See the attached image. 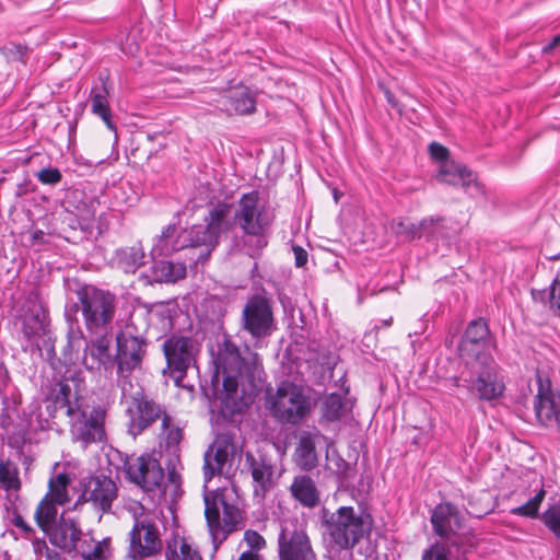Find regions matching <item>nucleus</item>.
Instances as JSON below:
<instances>
[{
	"label": "nucleus",
	"instance_id": "obj_52",
	"mask_svg": "<svg viewBox=\"0 0 560 560\" xmlns=\"http://www.w3.org/2000/svg\"><path fill=\"white\" fill-rule=\"evenodd\" d=\"M292 250H293V254H294L295 266L296 267L305 266L306 262H307V258H308L307 252L303 247H301L299 245H294L292 247Z\"/></svg>",
	"mask_w": 560,
	"mask_h": 560
},
{
	"label": "nucleus",
	"instance_id": "obj_10",
	"mask_svg": "<svg viewBox=\"0 0 560 560\" xmlns=\"http://www.w3.org/2000/svg\"><path fill=\"white\" fill-rule=\"evenodd\" d=\"M431 523L435 534L451 540L454 546L465 551L475 546V536L465 529L457 509L451 503L438 504L432 512Z\"/></svg>",
	"mask_w": 560,
	"mask_h": 560
},
{
	"label": "nucleus",
	"instance_id": "obj_41",
	"mask_svg": "<svg viewBox=\"0 0 560 560\" xmlns=\"http://www.w3.org/2000/svg\"><path fill=\"white\" fill-rule=\"evenodd\" d=\"M161 438L167 448H176L183 439V431L172 416L166 413L161 421Z\"/></svg>",
	"mask_w": 560,
	"mask_h": 560
},
{
	"label": "nucleus",
	"instance_id": "obj_33",
	"mask_svg": "<svg viewBox=\"0 0 560 560\" xmlns=\"http://www.w3.org/2000/svg\"><path fill=\"white\" fill-rule=\"evenodd\" d=\"M71 478L67 472H58L50 477L48 481V491L45 494L48 499L55 501L59 505H65L70 502L69 485Z\"/></svg>",
	"mask_w": 560,
	"mask_h": 560
},
{
	"label": "nucleus",
	"instance_id": "obj_19",
	"mask_svg": "<svg viewBox=\"0 0 560 560\" xmlns=\"http://www.w3.org/2000/svg\"><path fill=\"white\" fill-rule=\"evenodd\" d=\"M537 394L534 409L538 422L545 427L557 424L560 428V395L552 389L548 376L537 373Z\"/></svg>",
	"mask_w": 560,
	"mask_h": 560
},
{
	"label": "nucleus",
	"instance_id": "obj_57",
	"mask_svg": "<svg viewBox=\"0 0 560 560\" xmlns=\"http://www.w3.org/2000/svg\"><path fill=\"white\" fill-rule=\"evenodd\" d=\"M408 226V223L404 222V221H398V222H394L393 223V230L396 234H402L405 233L406 229Z\"/></svg>",
	"mask_w": 560,
	"mask_h": 560
},
{
	"label": "nucleus",
	"instance_id": "obj_36",
	"mask_svg": "<svg viewBox=\"0 0 560 560\" xmlns=\"http://www.w3.org/2000/svg\"><path fill=\"white\" fill-rule=\"evenodd\" d=\"M22 486L20 470L10 459H0V488L5 492H18Z\"/></svg>",
	"mask_w": 560,
	"mask_h": 560
},
{
	"label": "nucleus",
	"instance_id": "obj_15",
	"mask_svg": "<svg viewBox=\"0 0 560 560\" xmlns=\"http://www.w3.org/2000/svg\"><path fill=\"white\" fill-rule=\"evenodd\" d=\"M82 492L79 503H91L93 509L102 514L109 513L113 502L118 497V488L115 481L104 475L92 476L81 480Z\"/></svg>",
	"mask_w": 560,
	"mask_h": 560
},
{
	"label": "nucleus",
	"instance_id": "obj_51",
	"mask_svg": "<svg viewBox=\"0 0 560 560\" xmlns=\"http://www.w3.org/2000/svg\"><path fill=\"white\" fill-rule=\"evenodd\" d=\"M34 550L40 559L45 556L47 560H58V553L50 550L45 541H35Z\"/></svg>",
	"mask_w": 560,
	"mask_h": 560
},
{
	"label": "nucleus",
	"instance_id": "obj_3",
	"mask_svg": "<svg viewBox=\"0 0 560 560\" xmlns=\"http://www.w3.org/2000/svg\"><path fill=\"white\" fill-rule=\"evenodd\" d=\"M126 474L131 482L148 493L154 505L175 501L178 495L179 482L176 475L171 472L165 482L164 470L153 455L142 454L128 460Z\"/></svg>",
	"mask_w": 560,
	"mask_h": 560
},
{
	"label": "nucleus",
	"instance_id": "obj_61",
	"mask_svg": "<svg viewBox=\"0 0 560 560\" xmlns=\"http://www.w3.org/2000/svg\"><path fill=\"white\" fill-rule=\"evenodd\" d=\"M559 257H560V254H557V255L551 256V257H550V259L556 260V259H558Z\"/></svg>",
	"mask_w": 560,
	"mask_h": 560
},
{
	"label": "nucleus",
	"instance_id": "obj_47",
	"mask_svg": "<svg viewBox=\"0 0 560 560\" xmlns=\"http://www.w3.org/2000/svg\"><path fill=\"white\" fill-rule=\"evenodd\" d=\"M422 560H450L448 552L443 545H432L422 555Z\"/></svg>",
	"mask_w": 560,
	"mask_h": 560
},
{
	"label": "nucleus",
	"instance_id": "obj_21",
	"mask_svg": "<svg viewBox=\"0 0 560 560\" xmlns=\"http://www.w3.org/2000/svg\"><path fill=\"white\" fill-rule=\"evenodd\" d=\"M435 178L444 184L460 185L466 194L477 196L483 192L481 185L472 176V173L460 163L454 160L444 161L436 168Z\"/></svg>",
	"mask_w": 560,
	"mask_h": 560
},
{
	"label": "nucleus",
	"instance_id": "obj_40",
	"mask_svg": "<svg viewBox=\"0 0 560 560\" xmlns=\"http://www.w3.org/2000/svg\"><path fill=\"white\" fill-rule=\"evenodd\" d=\"M322 419L326 422H334L339 420L345 412V401L339 394L327 395L320 405Z\"/></svg>",
	"mask_w": 560,
	"mask_h": 560
},
{
	"label": "nucleus",
	"instance_id": "obj_39",
	"mask_svg": "<svg viewBox=\"0 0 560 560\" xmlns=\"http://www.w3.org/2000/svg\"><path fill=\"white\" fill-rule=\"evenodd\" d=\"M154 275L159 281L175 282L186 276V266L183 262L160 260L154 262Z\"/></svg>",
	"mask_w": 560,
	"mask_h": 560
},
{
	"label": "nucleus",
	"instance_id": "obj_38",
	"mask_svg": "<svg viewBox=\"0 0 560 560\" xmlns=\"http://www.w3.org/2000/svg\"><path fill=\"white\" fill-rule=\"evenodd\" d=\"M187 235V247L206 246L211 252L219 243L215 235L210 234V230L205 225H194L190 230H183Z\"/></svg>",
	"mask_w": 560,
	"mask_h": 560
},
{
	"label": "nucleus",
	"instance_id": "obj_34",
	"mask_svg": "<svg viewBox=\"0 0 560 560\" xmlns=\"http://www.w3.org/2000/svg\"><path fill=\"white\" fill-rule=\"evenodd\" d=\"M229 101L233 110L238 115H250L256 109L255 95L248 88H237L230 92Z\"/></svg>",
	"mask_w": 560,
	"mask_h": 560
},
{
	"label": "nucleus",
	"instance_id": "obj_18",
	"mask_svg": "<svg viewBox=\"0 0 560 560\" xmlns=\"http://www.w3.org/2000/svg\"><path fill=\"white\" fill-rule=\"evenodd\" d=\"M167 412L154 400L148 398L142 393H137L131 398L128 407L129 423L128 433L133 438L140 435L154 421L161 420Z\"/></svg>",
	"mask_w": 560,
	"mask_h": 560
},
{
	"label": "nucleus",
	"instance_id": "obj_1",
	"mask_svg": "<svg viewBox=\"0 0 560 560\" xmlns=\"http://www.w3.org/2000/svg\"><path fill=\"white\" fill-rule=\"evenodd\" d=\"M211 353L215 376H222L226 397L233 400L250 398L261 382L259 355L247 350V357H243L238 347L225 335L218 339Z\"/></svg>",
	"mask_w": 560,
	"mask_h": 560
},
{
	"label": "nucleus",
	"instance_id": "obj_63",
	"mask_svg": "<svg viewBox=\"0 0 560 560\" xmlns=\"http://www.w3.org/2000/svg\"><path fill=\"white\" fill-rule=\"evenodd\" d=\"M315 560H317V559L315 558Z\"/></svg>",
	"mask_w": 560,
	"mask_h": 560
},
{
	"label": "nucleus",
	"instance_id": "obj_44",
	"mask_svg": "<svg viewBox=\"0 0 560 560\" xmlns=\"http://www.w3.org/2000/svg\"><path fill=\"white\" fill-rule=\"evenodd\" d=\"M542 518L545 525L560 539V505L549 508Z\"/></svg>",
	"mask_w": 560,
	"mask_h": 560
},
{
	"label": "nucleus",
	"instance_id": "obj_49",
	"mask_svg": "<svg viewBox=\"0 0 560 560\" xmlns=\"http://www.w3.org/2000/svg\"><path fill=\"white\" fill-rule=\"evenodd\" d=\"M5 56L13 60H22L27 52V47L22 44L9 43L2 48Z\"/></svg>",
	"mask_w": 560,
	"mask_h": 560
},
{
	"label": "nucleus",
	"instance_id": "obj_56",
	"mask_svg": "<svg viewBox=\"0 0 560 560\" xmlns=\"http://www.w3.org/2000/svg\"><path fill=\"white\" fill-rule=\"evenodd\" d=\"M238 560H261V558L257 552L247 550L241 553Z\"/></svg>",
	"mask_w": 560,
	"mask_h": 560
},
{
	"label": "nucleus",
	"instance_id": "obj_28",
	"mask_svg": "<svg viewBox=\"0 0 560 560\" xmlns=\"http://www.w3.org/2000/svg\"><path fill=\"white\" fill-rule=\"evenodd\" d=\"M206 223L210 234L219 238L221 234L229 232L236 224L234 215L232 217V206L219 202L209 211Z\"/></svg>",
	"mask_w": 560,
	"mask_h": 560
},
{
	"label": "nucleus",
	"instance_id": "obj_8",
	"mask_svg": "<svg viewBox=\"0 0 560 560\" xmlns=\"http://www.w3.org/2000/svg\"><path fill=\"white\" fill-rule=\"evenodd\" d=\"M132 504L135 523L129 533L128 556L132 560H144L162 550L161 535L158 525L144 513L143 505Z\"/></svg>",
	"mask_w": 560,
	"mask_h": 560
},
{
	"label": "nucleus",
	"instance_id": "obj_26",
	"mask_svg": "<svg viewBox=\"0 0 560 560\" xmlns=\"http://www.w3.org/2000/svg\"><path fill=\"white\" fill-rule=\"evenodd\" d=\"M115 267L125 273H135L145 264V253L140 243L117 249L113 258Z\"/></svg>",
	"mask_w": 560,
	"mask_h": 560
},
{
	"label": "nucleus",
	"instance_id": "obj_4",
	"mask_svg": "<svg viewBox=\"0 0 560 560\" xmlns=\"http://www.w3.org/2000/svg\"><path fill=\"white\" fill-rule=\"evenodd\" d=\"M371 524L369 514L359 513L352 506H340L324 514L325 541L332 551L350 550L370 532Z\"/></svg>",
	"mask_w": 560,
	"mask_h": 560
},
{
	"label": "nucleus",
	"instance_id": "obj_31",
	"mask_svg": "<svg viewBox=\"0 0 560 560\" xmlns=\"http://www.w3.org/2000/svg\"><path fill=\"white\" fill-rule=\"evenodd\" d=\"M91 110L104 121L110 131L117 133V126L113 120L109 107L108 91L105 86L101 90L93 89L91 91Z\"/></svg>",
	"mask_w": 560,
	"mask_h": 560
},
{
	"label": "nucleus",
	"instance_id": "obj_35",
	"mask_svg": "<svg viewBox=\"0 0 560 560\" xmlns=\"http://www.w3.org/2000/svg\"><path fill=\"white\" fill-rule=\"evenodd\" d=\"M533 300L545 305L560 317V271L557 272L548 289L532 290Z\"/></svg>",
	"mask_w": 560,
	"mask_h": 560
},
{
	"label": "nucleus",
	"instance_id": "obj_17",
	"mask_svg": "<svg viewBox=\"0 0 560 560\" xmlns=\"http://www.w3.org/2000/svg\"><path fill=\"white\" fill-rule=\"evenodd\" d=\"M279 560H315L310 537L303 526L285 524L278 537Z\"/></svg>",
	"mask_w": 560,
	"mask_h": 560
},
{
	"label": "nucleus",
	"instance_id": "obj_24",
	"mask_svg": "<svg viewBox=\"0 0 560 560\" xmlns=\"http://www.w3.org/2000/svg\"><path fill=\"white\" fill-rule=\"evenodd\" d=\"M56 402L68 409L69 405L79 402V395L85 389V381L81 370H68L62 381L58 383Z\"/></svg>",
	"mask_w": 560,
	"mask_h": 560
},
{
	"label": "nucleus",
	"instance_id": "obj_6",
	"mask_svg": "<svg viewBox=\"0 0 560 560\" xmlns=\"http://www.w3.org/2000/svg\"><path fill=\"white\" fill-rule=\"evenodd\" d=\"M84 325L91 334L112 330L117 298L107 290L85 285L78 291Z\"/></svg>",
	"mask_w": 560,
	"mask_h": 560
},
{
	"label": "nucleus",
	"instance_id": "obj_55",
	"mask_svg": "<svg viewBox=\"0 0 560 560\" xmlns=\"http://www.w3.org/2000/svg\"><path fill=\"white\" fill-rule=\"evenodd\" d=\"M45 233L40 230H35L31 234V245H37L44 242Z\"/></svg>",
	"mask_w": 560,
	"mask_h": 560
},
{
	"label": "nucleus",
	"instance_id": "obj_58",
	"mask_svg": "<svg viewBox=\"0 0 560 560\" xmlns=\"http://www.w3.org/2000/svg\"><path fill=\"white\" fill-rule=\"evenodd\" d=\"M392 324H393V317H389V318H387V319L382 320V322H381V325H376V326H375V329H377V330H378V329H380V328H382V327H389V326H392Z\"/></svg>",
	"mask_w": 560,
	"mask_h": 560
},
{
	"label": "nucleus",
	"instance_id": "obj_42",
	"mask_svg": "<svg viewBox=\"0 0 560 560\" xmlns=\"http://www.w3.org/2000/svg\"><path fill=\"white\" fill-rule=\"evenodd\" d=\"M535 495L526 501L524 504L511 510V513L524 517H536L539 508L545 500L546 491L544 489L542 480L539 479V488L535 490Z\"/></svg>",
	"mask_w": 560,
	"mask_h": 560
},
{
	"label": "nucleus",
	"instance_id": "obj_29",
	"mask_svg": "<svg viewBox=\"0 0 560 560\" xmlns=\"http://www.w3.org/2000/svg\"><path fill=\"white\" fill-rule=\"evenodd\" d=\"M112 540L109 537L95 540L89 533L81 538L74 555L82 560H107L110 556Z\"/></svg>",
	"mask_w": 560,
	"mask_h": 560
},
{
	"label": "nucleus",
	"instance_id": "obj_32",
	"mask_svg": "<svg viewBox=\"0 0 560 560\" xmlns=\"http://www.w3.org/2000/svg\"><path fill=\"white\" fill-rule=\"evenodd\" d=\"M295 460L301 469L310 471L317 466V454L315 451L314 436L311 434H303L300 438L299 444L295 450Z\"/></svg>",
	"mask_w": 560,
	"mask_h": 560
},
{
	"label": "nucleus",
	"instance_id": "obj_7",
	"mask_svg": "<svg viewBox=\"0 0 560 560\" xmlns=\"http://www.w3.org/2000/svg\"><path fill=\"white\" fill-rule=\"evenodd\" d=\"M66 415L69 418L71 440L83 448L106 439L104 407H90L75 401V405H69Z\"/></svg>",
	"mask_w": 560,
	"mask_h": 560
},
{
	"label": "nucleus",
	"instance_id": "obj_11",
	"mask_svg": "<svg viewBox=\"0 0 560 560\" xmlns=\"http://www.w3.org/2000/svg\"><path fill=\"white\" fill-rule=\"evenodd\" d=\"M242 328L254 339L266 338L276 330L272 305L268 298L256 294L246 301L242 312Z\"/></svg>",
	"mask_w": 560,
	"mask_h": 560
},
{
	"label": "nucleus",
	"instance_id": "obj_2",
	"mask_svg": "<svg viewBox=\"0 0 560 560\" xmlns=\"http://www.w3.org/2000/svg\"><path fill=\"white\" fill-rule=\"evenodd\" d=\"M273 220L272 211L260 201L258 191L242 195L234 212V221L249 237L244 247L250 257L259 256L268 245V232Z\"/></svg>",
	"mask_w": 560,
	"mask_h": 560
},
{
	"label": "nucleus",
	"instance_id": "obj_16",
	"mask_svg": "<svg viewBox=\"0 0 560 560\" xmlns=\"http://www.w3.org/2000/svg\"><path fill=\"white\" fill-rule=\"evenodd\" d=\"M167 368L177 385L180 384L187 370L195 365L197 347L191 338L172 336L163 345Z\"/></svg>",
	"mask_w": 560,
	"mask_h": 560
},
{
	"label": "nucleus",
	"instance_id": "obj_45",
	"mask_svg": "<svg viewBox=\"0 0 560 560\" xmlns=\"http://www.w3.org/2000/svg\"><path fill=\"white\" fill-rule=\"evenodd\" d=\"M433 218H427L421 220L418 224L416 223H408V226L401 235H404L406 238L413 240L416 237H419L421 235V230L427 229L429 225H432L434 223Z\"/></svg>",
	"mask_w": 560,
	"mask_h": 560
},
{
	"label": "nucleus",
	"instance_id": "obj_62",
	"mask_svg": "<svg viewBox=\"0 0 560 560\" xmlns=\"http://www.w3.org/2000/svg\"><path fill=\"white\" fill-rule=\"evenodd\" d=\"M454 385L455 386H458L459 385V380L457 377H454Z\"/></svg>",
	"mask_w": 560,
	"mask_h": 560
},
{
	"label": "nucleus",
	"instance_id": "obj_20",
	"mask_svg": "<svg viewBox=\"0 0 560 560\" xmlns=\"http://www.w3.org/2000/svg\"><path fill=\"white\" fill-rule=\"evenodd\" d=\"M96 335L85 342L82 362L89 371L104 369L105 372H112L115 366L114 355L110 351L112 330H103Z\"/></svg>",
	"mask_w": 560,
	"mask_h": 560
},
{
	"label": "nucleus",
	"instance_id": "obj_30",
	"mask_svg": "<svg viewBox=\"0 0 560 560\" xmlns=\"http://www.w3.org/2000/svg\"><path fill=\"white\" fill-rule=\"evenodd\" d=\"M250 472L254 482V495L262 500L273 487V468L264 460L250 457Z\"/></svg>",
	"mask_w": 560,
	"mask_h": 560
},
{
	"label": "nucleus",
	"instance_id": "obj_54",
	"mask_svg": "<svg viewBox=\"0 0 560 560\" xmlns=\"http://www.w3.org/2000/svg\"><path fill=\"white\" fill-rule=\"evenodd\" d=\"M30 425L34 429L45 430L49 427V420L48 418L42 419L40 415L36 416V419H34V413H32L30 418Z\"/></svg>",
	"mask_w": 560,
	"mask_h": 560
},
{
	"label": "nucleus",
	"instance_id": "obj_60",
	"mask_svg": "<svg viewBox=\"0 0 560 560\" xmlns=\"http://www.w3.org/2000/svg\"><path fill=\"white\" fill-rule=\"evenodd\" d=\"M55 409H56V407L54 404H50V402L47 404L46 411H47L49 418L54 417Z\"/></svg>",
	"mask_w": 560,
	"mask_h": 560
},
{
	"label": "nucleus",
	"instance_id": "obj_22",
	"mask_svg": "<svg viewBox=\"0 0 560 560\" xmlns=\"http://www.w3.org/2000/svg\"><path fill=\"white\" fill-rule=\"evenodd\" d=\"M48 533L50 542L67 553H72L78 548L83 533L80 523L73 518H61L58 525Z\"/></svg>",
	"mask_w": 560,
	"mask_h": 560
},
{
	"label": "nucleus",
	"instance_id": "obj_5",
	"mask_svg": "<svg viewBox=\"0 0 560 560\" xmlns=\"http://www.w3.org/2000/svg\"><path fill=\"white\" fill-rule=\"evenodd\" d=\"M205 517L214 548L236 530L242 522L238 506L230 502L224 490L203 492Z\"/></svg>",
	"mask_w": 560,
	"mask_h": 560
},
{
	"label": "nucleus",
	"instance_id": "obj_46",
	"mask_svg": "<svg viewBox=\"0 0 560 560\" xmlns=\"http://www.w3.org/2000/svg\"><path fill=\"white\" fill-rule=\"evenodd\" d=\"M429 152H430L431 159L434 160L435 162H438V165L443 164L444 161L451 160L448 149L440 143L432 142L429 145Z\"/></svg>",
	"mask_w": 560,
	"mask_h": 560
},
{
	"label": "nucleus",
	"instance_id": "obj_27",
	"mask_svg": "<svg viewBox=\"0 0 560 560\" xmlns=\"http://www.w3.org/2000/svg\"><path fill=\"white\" fill-rule=\"evenodd\" d=\"M292 497L305 508H315L320 502V494L314 480L308 476H296L290 487Z\"/></svg>",
	"mask_w": 560,
	"mask_h": 560
},
{
	"label": "nucleus",
	"instance_id": "obj_14",
	"mask_svg": "<svg viewBox=\"0 0 560 560\" xmlns=\"http://www.w3.org/2000/svg\"><path fill=\"white\" fill-rule=\"evenodd\" d=\"M491 349L488 324L481 318L470 322L458 346L460 357L467 363L482 362L492 358Z\"/></svg>",
	"mask_w": 560,
	"mask_h": 560
},
{
	"label": "nucleus",
	"instance_id": "obj_50",
	"mask_svg": "<svg viewBox=\"0 0 560 560\" xmlns=\"http://www.w3.org/2000/svg\"><path fill=\"white\" fill-rule=\"evenodd\" d=\"M244 539L254 550H260L266 545L264 537L255 530H246L244 534Z\"/></svg>",
	"mask_w": 560,
	"mask_h": 560
},
{
	"label": "nucleus",
	"instance_id": "obj_53",
	"mask_svg": "<svg viewBox=\"0 0 560 560\" xmlns=\"http://www.w3.org/2000/svg\"><path fill=\"white\" fill-rule=\"evenodd\" d=\"M12 524L21 529L24 534L30 535L33 533V528L26 523V521L23 518L20 514H14L12 517Z\"/></svg>",
	"mask_w": 560,
	"mask_h": 560
},
{
	"label": "nucleus",
	"instance_id": "obj_23",
	"mask_svg": "<svg viewBox=\"0 0 560 560\" xmlns=\"http://www.w3.org/2000/svg\"><path fill=\"white\" fill-rule=\"evenodd\" d=\"M187 247V235L183 233L175 224L167 225L160 236L156 237L151 255L156 257H167L175 252Z\"/></svg>",
	"mask_w": 560,
	"mask_h": 560
},
{
	"label": "nucleus",
	"instance_id": "obj_43",
	"mask_svg": "<svg viewBox=\"0 0 560 560\" xmlns=\"http://www.w3.org/2000/svg\"><path fill=\"white\" fill-rule=\"evenodd\" d=\"M165 560H202V558L197 549L183 540L178 549H168Z\"/></svg>",
	"mask_w": 560,
	"mask_h": 560
},
{
	"label": "nucleus",
	"instance_id": "obj_13",
	"mask_svg": "<svg viewBox=\"0 0 560 560\" xmlns=\"http://www.w3.org/2000/svg\"><path fill=\"white\" fill-rule=\"evenodd\" d=\"M475 377L470 378V388L480 400L492 401L503 396L505 383L499 373V366L493 358L471 364Z\"/></svg>",
	"mask_w": 560,
	"mask_h": 560
},
{
	"label": "nucleus",
	"instance_id": "obj_59",
	"mask_svg": "<svg viewBox=\"0 0 560 560\" xmlns=\"http://www.w3.org/2000/svg\"><path fill=\"white\" fill-rule=\"evenodd\" d=\"M559 44H560V35H559V36L553 37V39L551 40V43L549 44V46H548V47H546V50H547V49H552V48L557 47Z\"/></svg>",
	"mask_w": 560,
	"mask_h": 560
},
{
	"label": "nucleus",
	"instance_id": "obj_9",
	"mask_svg": "<svg viewBox=\"0 0 560 560\" xmlns=\"http://www.w3.org/2000/svg\"><path fill=\"white\" fill-rule=\"evenodd\" d=\"M275 418L287 423H299L311 410V399L305 389L291 382H282L268 399Z\"/></svg>",
	"mask_w": 560,
	"mask_h": 560
},
{
	"label": "nucleus",
	"instance_id": "obj_12",
	"mask_svg": "<svg viewBox=\"0 0 560 560\" xmlns=\"http://www.w3.org/2000/svg\"><path fill=\"white\" fill-rule=\"evenodd\" d=\"M145 353V343L141 338L132 335L119 332L116 336V353L114 355L117 366V383L122 393L126 392V385H130L128 377L141 365Z\"/></svg>",
	"mask_w": 560,
	"mask_h": 560
},
{
	"label": "nucleus",
	"instance_id": "obj_25",
	"mask_svg": "<svg viewBox=\"0 0 560 560\" xmlns=\"http://www.w3.org/2000/svg\"><path fill=\"white\" fill-rule=\"evenodd\" d=\"M232 446L226 441H217L205 453L203 474L205 482H209L215 475H220L225 466Z\"/></svg>",
	"mask_w": 560,
	"mask_h": 560
},
{
	"label": "nucleus",
	"instance_id": "obj_48",
	"mask_svg": "<svg viewBox=\"0 0 560 560\" xmlns=\"http://www.w3.org/2000/svg\"><path fill=\"white\" fill-rule=\"evenodd\" d=\"M61 177L60 171L52 167L43 168L37 175L40 183L49 185L58 184L61 180Z\"/></svg>",
	"mask_w": 560,
	"mask_h": 560
},
{
	"label": "nucleus",
	"instance_id": "obj_37",
	"mask_svg": "<svg viewBox=\"0 0 560 560\" xmlns=\"http://www.w3.org/2000/svg\"><path fill=\"white\" fill-rule=\"evenodd\" d=\"M58 505L59 504L55 501L44 497L36 508L34 514L35 521L37 525L46 533L49 532L56 523Z\"/></svg>",
	"mask_w": 560,
	"mask_h": 560
}]
</instances>
